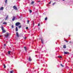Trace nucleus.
Listing matches in <instances>:
<instances>
[{
    "label": "nucleus",
    "instance_id": "obj_1",
    "mask_svg": "<svg viewBox=\"0 0 73 73\" xmlns=\"http://www.w3.org/2000/svg\"><path fill=\"white\" fill-rule=\"evenodd\" d=\"M1 29L2 31V32H3V33H5V32H6L5 30V29H4V27H3V26H2L1 27Z\"/></svg>",
    "mask_w": 73,
    "mask_h": 73
},
{
    "label": "nucleus",
    "instance_id": "obj_2",
    "mask_svg": "<svg viewBox=\"0 0 73 73\" xmlns=\"http://www.w3.org/2000/svg\"><path fill=\"white\" fill-rule=\"evenodd\" d=\"M20 24H21L20 23L17 22L15 23V25L16 26H19V25H20Z\"/></svg>",
    "mask_w": 73,
    "mask_h": 73
},
{
    "label": "nucleus",
    "instance_id": "obj_3",
    "mask_svg": "<svg viewBox=\"0 0 73 73\" xmlns=\"http://www.w3.org/2000/svg\"><path fill=\"white\" fill-rule=\"evenodd\" d=\"M13 8L15 10H16V11L17 10V7H16V6H13Z\"/></svg>",
    "mask_w": 73,
    "mask_h": 73
},
{
    "label": "nucleus",
    "instance_id": "obj_4",
    "mask_svg": "<svg viewBox=\"0 0 73 73\" xmlns=\"http://www.w3.org/2000/svg\"><path fill=\"white\" fill-rule=\"evenodd\" d=\"M5 37H6V38H7V37H8V36H9V34L8 33H7V35H4Z\"/></svg>",
    "mask_w": 73,
    "mask_h": 73
},
{
    "label": "nucleus",
    "instance_id": "obj_5",
    "mask_svg": "<svg viewBox=\"0 0 73 73\" xmlns=\"http://www.w3.org/2000/svg\"><path fill=\"white\" fill-rule=\"evenodd\" d=\"M16 35H17V37H19V33H18V32H16Z\"/></svg>",
    "mask_w": 73,
    "mask_h": 73
},
{
    "label": "nucleus",
    "instance_id": "obj_6",
    "mask_svg": "<svg viewBox=\"0 0 73 73\" xmlns=\"http://www.w3.org/2000/svg\"><path fill=\"white\" fill-rule=\"evenodd\" d=\"M29 61H32V59H31V57H29Z\"/></svg>",
    "mask_w": 73,
    "mask_h": 73
},
{
    "label": "nucleus",
    "instance_id": "obj_7",
    "mask_svg": "<svg viewBox=\"0 0 73 73\" xmlns=\"http://www.w3.org/2000/svg\"><path fill=\"white\" fill-rule=\"evenodd\" d=\"M3 9H4V8H3V7H2L0 9V11H2L3 10Z\"/></svg>",
    "mask_w": 73,
    "mask_h": 73
},
{
    "label": "nucleus",
    "instance_id": "obj_8",
    "mask_svg": "<svg viewBox=\"0 0 73 73\" xmlns=\"http://www.w3.org/2000/svg\"><path fill=\"white\" fill-rule=\"evenodd\" d=\"M8 15H7V17H6V18L5 19V20H7V19H8Z\"/></svg>",
    "mask_w": 73,
    "mask_h": 73
},
{
    "label": "nucleus",
    "instance_id": "obj_9",
    "mask_svg": "<svg viewBox=\"0 0 73 73\" xmlns=\"http://www.w3.org/2000/svg\"><path fill=\"white\" fill-rule=\"evenodd\" d=\"M3 24L7 25V23L6 22H4L3 23Z\"/></svg>",
    "mask_w": 73,
    "mask_h": 73
},
{
    "label": "nucleus",
    "instance_id": "obj_10",
    "mask_svg": "<svg viewBox=\"0 0 73 73\" xmlns=\"http://www.w3.org/2000/svg\"><path fill=\"white\" fill-rule=\"evenodd\" d=\"M15 17L14 16H13L12 19V21H14V20H15Z\"/></svg>",
    "mask_w": 73,
    "mask_h": 73
},
{
    "label": "nucleus",
    "instance_id": "obj_11",
    "mask_svg": "<svg viewBox=\"0 0 73 73\" xmlns=\"http://www.w3.org/2000/svg\"><path fill=\"white\" fill-rule=\"evenodd\" d=\"M16 31H18V29H17V27H16L15 28Z\"/></svg>",
    "mask_w": 73,
    "mask_h": 73
},
{
    "label": "nucleus",
    "instance_id": "obj_12",
    "mask_svg": "<svg viewBox=\"0 0 73 73\" xmlns=\"http://www.w3.org/2000/svg\"><path fill=\"white\" fill-rule=\"evenodd\" d=\"M63 47L65 49V48H66V45H63Z\"/></svg>",
    "mask_w": 73,
    "mask_h": 73
},
{
    "label": "nucleus",
    "instance_id": "obj_13",
    "mask_svg": "<svg viewBox=\"0 0 73 73\" xmlns=\"http://www.w3.org/2000/svg\"><path fill=\"white\" fill-rule=\"evenodd\" d=\"M68 53V52H64V54H66Z\"/></svg>",
    "mask_w": 73,
    "mask_h": 73
},
{
    "label": "nucleus",
    "instance_id": "obj_14",
    "mask_svg": "<svg viewBox=\"0 0 73 73\" xmlns=\"http://www.w3.org/2000/svg\"><path fill=\"white\" fill-rule=\"evenodd\" d=\"M41 41L42 43V44H43V41H44V40H42V39H41Z\"/></svg>",
    "mask_w": 73,
    "mask_h": 73
},
{
    "label": "nucleus",
    "instance_id": "obj_15",
    "mask_svg": "<svg viewBox=\"0 0 73 73\" xmlns=\"http://www.w3.org/2000/svg\"><path fill=\"white\" fill-rule=\"evenodd\" d=\"M4 68L5 69L6 68V66H5V64H4Z\"/></svg>",
    "mask_w": 73,
    "mask_h": 73
},
{
    "label": "nucleus",
    "instance_id": "obj_16",
    "mask_svg": "<svg viewBox=\"0 0 73 73\" xmlns=\"http://www.w3.org/2000/svg\"><path fill=\"white\" fill-rule=\"evenodd\" d=\"M60 65L62 67H64V66H63V65H62L61 64H60Z\"/></svg>",
    "mask_w": 73,
    "mask_h": 73
},
{
    "label": "nucleus",
    "instance_id": "obj_17",
    "mask_svg": "<svg viewBox=\"0 0 73 73\" xmlns=\"http://www.w3.org/2000/svg\"><path fill=\"white\" fill-rule=\"evenodd\" d=\"M7 0H5V3L6 4H7Z\"/></svg>",
    "mask_w": 73,
    "mask_h": 73
},
{
    "label": "nucleus",
    "instance_id": "obj_18",
    "mask_svg": "<svg viewBox=\"0 0 73 73\" xmlns=\"http://www.w3.org/2000/svg\"><path fill=\"white\" fill-rule=\"evenodd\" d=\"M33 4H34V1H33L31 2V4L33 5Z\"/></svg>",
    "mask_w": 73,
    "mask_h": 73
},
{
    "label": "nucleus",
    "instance_id": "obj_19",
    "mask_svg": "<svg viewBox=\"0 0 73 73\" xmlns=\"http://www.w3.org/2000/svg\"><path fill=\"white\" fill-rule=\"evenodd\" d=\"M58 58H62V56H58Z\"/></svg>",
    "mask_w": 73,
    "mask_h": 73
},
{
    "label": "nucleus",
    "instance_id": "obj_20",
    "mask_svg": "<svg viewBox=\"0 0 73 73\" xmlns=\"http://www.w3.org/2000/svg\"><path fill=\"white\" fill-rule=\"evenodd\" d=\"M24 48L25 49V50L26 51L27 50V48H26V47H24Z\"/></svg>",
    "mask_w": 73,
    "mask_h": 73
},
{
    "label": "nucleus",
    "instance_id": "obj_21",
    "mask_svg": "<svg viewBox=\"0 0 73 73\" xmlns=\"http://www.w3.org/2000/svg\"><path fill=\"white\" fill-rule=\"evenodd\" d=\"M27 23L28 24H29V21L28 20L27 21Z\"/></svg>",
    "mask_w": 73,
    "mask_h": 73
},
{
    "label": "nucleus",
    "instance_id": "obj_22",
    "mask_svg": "<svg viewBox=\"0 0 73 73\" xmlns=\"http://www.w3.org/2000/svg\"><path fill=\"white\" fill-rule=\"evenodd\" d=\"M13 70H12L10 72V73H13Z\"/></svg>",
    "mask_w": 73,
    "mask_h": 73
},
{
    "label": "nucleus",
    "instance_id": "obj_23",
    "mask_svg": "<svg viewBox=\"0 0 73 73\" xmlns=\"http://www.w3.org/2000/svg\"><path fill=\"white\" fill-rule=\"evenodd\" d=\"M21 27V26H19L18 27L19 28H20Z\"/></svg>",
    "mask_w": 73,
    "mask_h": 73
},
{
    "label": "nucleus",
    "instance_id": "obj_24",
    "mask_svg": "<svg viewBox=\"0 0 73 73\" xmlns=\"http://www.w3.org/2000/svg\"><path fill=\"white\" fill-rule=\"evenodd\" d=\"M11 27H12V28H14V26H13V25H12L11 26Z\"/></svg>",
    "mask_w": 73,
    "mask_h": 73
},
{
    "label": "nucleus",
    "instance_id": "obj_25",
    "mask_svg": "<svg viewBox=\"0 0 73 73\" xmlns=\"http://www.w3.org/2000/svg\"><path fill=\"white\" fill-rule=\"evenodd\" d=\"M32 11L31 10H30V13H32Z\"/></svg>",
    "mask_w": 73,
    "mask_h": 73
},
{
    "label": "nucleus",
    "instance_id": "obj_26",
    "mask_svg": "<svg viewBox=\"0 0 73 73\" xmlns=\"http://www.w3.org/2000/svg\"><path fill=\"white\" fill-rule=\"evenodd\" d=\"M47 17H46L45 19V20H47Z\"/></svg>",
    "mask_w": 73,
    "mask_h": 73
},
{
    "label": "nucleus",
    "instance_id": "obj_27",
    "mask_svg": "<svg viewBox=\"0 0 73 73\" xmlns=\"http://www.w3.org/2000/svg\"><path fill=\"white\" fill-rule=\"evenodd\" d=\"M55 3H54L53 4H52V5H53L54 4H55Z\"/></svg>",
    "mask_w": 73,
    "mask_h": 73
},
{
    "label": "nucleus",
    "instance_id": "obj_28",
    "mask_svg": "<svg viewBox=\"0 0 73 73\" xmlns=\"http://www.w3.org/2000/svg\"><path fill=\"white\" fill-rule=\"evenodd\" d=\"M10 51H9L8 54H10Z\"/></svg>",
    "mask_w": 73,
    "mask_h": 73
},
{
    "label": "nucleus",
    "instance_id": "obj_29",
    "mask_svg": "<svg viewBox=\"0 0 73 73\" xmlns=\"http://www.w3.org/2000/svg\"><path fill=\"white\" fill-rule=\"evenodd\" d=\"M26 29H28V27H26Z\"/></svg>",
    "mask_w": 73,
    "mask_h": 73
},
{
    "label": "nucleus",
    "instance_id": "obj_30",
    "mask_svg": "<svg viewBox=\"0 0 73 73\" xmlns=\"http://www.w3.org/2000/svg\"><path fill=\"white\" fill-rule=\"evenodd\" d=\"M38 26H40V23L38 24Z\"/></svg>",
    "mask_w": 73,
    "mask_h": 73
},
{
    "label": "nucleus",
    "instance_id": "obj_31",
    "mask_svg": "<svg viewBox=\"0 0 73 73\" xmlns=\"http://www.w3.org/2000/svg\"><path fill=\"white\" fill-rule=\"evenodd\" d=\"M4 46H6V44H4Z\"/></svg>",
    "mask_w": 73,
    "mask_h": 73
},
{
    "label": "nucleus",
    "instance_id": "obj_32",
    "mask_svg": "<svg viewBox=\"0 0 73 73\" xmlns=\"http://www.w3.org/2000/svg\"><path fill=\"white\" fill-rule=\"evenodd\" d=\"M24 39H26V37H25V38H24Z\"/></svg>",
    "mask_w": 73,
    "mask_h": 73
},
{
    "label": "nucleus",
    "instance_id": "obj_33",
    "mask_svg": "<svg viewBox=\"0 0 73 73\" xmlns=\"http://www.w3.org/2000/svg\"><path fill=\"white\" fill-rule=\"evenodd\" d=\"M65 41H66V42H68V40H65Z\"/></svg>",
    "mask_w": 73,
    "mask_h": 73
},
{
    "label": "nucleus",
    "instance_id": "obj_34",
    "mask_svg": "<svg viewBox=\"0 0 73 73\" xmlns=\"http://www.w3.org/2000/svg\"><path fill=\"white\" fill-rule=\"evenodd\" d=\"M51 3V2H50L49 3V4H50Z\"/></svg>",
    "mask_w": 73,
    "mask_h": 73
},
{
    "label": "nucleus",
    "instance_id": "obj_35",
    "mask_svg": "<svg viewBox=\"0 0 73 73\" xmlns=\"http://www.w3.org/2000/svg\"><path fill=\"white\" fill-rule=\"evenodd\" d=\"M70 43H71V41H70Z\"/></svg>",
    "mask_w": 73,
    "mask_h": 73
},
{
    "label": "nucleus",
    "instance_id": "obj_36",
    "mask_svg": "<svg viewBox=\"0 0 73 73\" xmlns=\"http://www.w3.org/2000/svg\"><path fill=\"white\" fill-rule=\"evenodd\" d=\"M63 1H65V0H63Z\"/></svg>",
    "mask_w": 73,
    "mask_h": 73
},
{
    "label": "nucleus",
    "instance_id": "obj_37",
    "mask_svg": "<svg viewBox=\"0 0 73 73\" xmlns=\"http://www.w3.org/2000/svg\"><path fill=\"white\" fill-rule=\"evenodd\" d=\"M70 36V35H69V36Z\"/></svg>",
    "mask_w": 73,
    "mask_h": 73
},
{
    "label": "nucleus",
    "instance_id": "obj_38",
    "mask_svg": "<svg viewBox=\"0 0 73 73\" xmlns=\"http://www.w3.org/2000/svg\"><path fill=\"white\" fill-rule=\"evenodd\" d=\"M33 25H34V23H33Z\"/></svg>",
    "mask_w": 73,
    "mask_h": 73
},
{
    "label": "nucleus",
    "instance_id": "obj_39",
    "mask_svg": "<svg viewBox=\"0 0 73 73\" xmlns=\"http://www.w3.org/2000/svg\"><path fill=\"white\" fill-rule=\"evenodd\" d=\"M0 37H1V36H0Z\"/></svg>",
    "mask_w": 73,
    "mask_h": 73
},
{
    "label": "nucleus",
    "instance_id": "obj_40",
    "mask_svg": "<svg viewBox=\"0 0 73 73\" xmlns=\"http://www.w3.org/2000/svg\"><path fill=\"white\" fill-rule=\"evenodd\" d=\"M69 73H71V72H70Z\"/></svg>",
    "mask_w": 73,
    "mask_h": 73
}]
</instances>
